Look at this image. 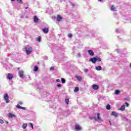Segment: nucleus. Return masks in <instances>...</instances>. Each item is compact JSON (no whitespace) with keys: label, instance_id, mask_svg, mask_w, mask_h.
I'll return each instance as SVG.
<instances>
[{"label":"nucleus","instance_id":"1","mask_svg":"<svg viewBox=\"0 0 131 131\" xmlns=\"http://www.w3.org/2000/svg\"><path fill=\"white\" fill-rule=\"evenodd\" d=\"M25 50L27 55H30L32 53V48L30 46L25 47Z\"/></svg>","mask_w":131,"mask_h":131},{"label":"nucleus","instance_id":"2","mask_svg":"<svg viewBox=\"0 0 131 131\" xmlns=\"http://www.w3.org/2000/svg\"><path fill=\"white\" fill-rule=\"evenodd\" d=\"M23 104V102L22 101H20L18 102V104L16 105V108H18V109H23V110H25L26 108L25 107H22L20 106V105H22Z\"/></svg>","mask_w":131,"mask_h":131},{"label":"nucleus","instance_id":"3","mask_svg":"<svg viewBox=\"0 0 131 131\" xmlns=\"http://www.w3.org/2000/svg\"><path fill=\"white\" fill-rule=\"evenodd\" d=\"M4 99L6 101V103H10V100H9V95L8 94H6L4 96Z\"/></svg>","mask_w":131,"mask_h":131},{"label":"nucleus","instance_id":"4","mask_svg":"<svg viewBox=\"0 0 131 131\" xmlns=\"http://www.w3.org/2000/svg\"><path fill=\"white\" fill-rule=\"evenodd\" d=\"M7 79H9V80H11V79H13V75H12L10 73H8L7 76Z\"/></svg>","mask_w":131,"mask_h":131},{"label":"nucleus","instance_id":"5","mask_svg":"<svg viewBox=\"0 0 131 131\" xmlns=\"http://www.w3.org/2000/svg\"><path fill=\"white\" fill-rule=\"evenodd\" d=\"M99 85L96 84H93L92 85V88L93 90H95V91H97V90H99Z\"/></svg>","mask_w":131,"mask_h":131},{"label":"nucleus","instance_id":"6","mask_svg":"<svg viewBox=\"0 0 131 131\" xmlns=\"http://www.w3.org/2000/svg\"><path fill=\"white\" fill-rule=\"evenodd\" d=\"M62 19L63 18H62V16H61V15H60L59 14L57 15V21H58V22H60V21H62Z\"/></svg>","mask_w":131,"mask_h":131},{"label":"nucleus","instance_id":"7","mask_svg":"<svg viewBox=\"0 0 131 131\" xmlns=\"http://www.w3.org/2000/svg\"><path fill=\"white\" fill-rule=\"evenodd\" d=\"M89 61H90V62H92V63H93V64H95V63H96V62H97L96 59V57H93V58H91V59L89 60Z\"/></svg>","mask_w":131,"mask_h":131},{"label":"nucleus","instance_id":"8","mask_svg":"<svg viewBox=\"0 0 131 131\" xmlns=\"http://www.w3.org/2000/svg\"><path fill=\"white\" fill-rule=\"evenodd\" d=\"M121 111H124L125 110V104H123L121 107L119 108Z\"/></svg>","mask_w":131,"mask_h":131},{"label":"nucleus","instance_id":"9","mask_svg":"<svg viewBox=\"0 0 131 131\" xmlns=\"http://www.w3.org/2000/svg\"><path fill=\"white\" fill-rule=\"evenodd\" d=\"M38 20H39V19L38 18V17H37V16H34V22L35 23H38Z\"/></svg>","mask_w":131,"mask_h":131},{"label":"nucleus","instance_id":"10","mask_svg":"<svg viewBox=\"0 0 131 131\" xmlns=\"http://www.w3.org/2000/svg\"><path fill=\"white\" fill-rule=\"evenodd\" d=\"M88 53L89 55H90V56H94V55H95V54L94 53V51H93V50H88Z\"/></svg>","mask_w":131,"mask_h":131},{"label":"nucleus","instance_id":"11","mask_svg":"<svg viewBox=\"0 0 131 131\" xmlns=\"http://www.w3.org/2000/svg\"><path fill=\"white\" fill-rule=\"evenodd\" d=\"M19 77H23V75H24V74L23 73V71H20L18 73Z\"/></svg>","mask_w":131,"mask_h":131},{"label":"nucleus","instance_id":"12","mask_svg":"<svg viewBox=\"0 0 131 131\" xmlns=\"http://www.w3.org/2000/svg\"><path fill=\"white\" fill-rule=\"evenodd\" d=\"M75 77L79 81H81V80L82 79V78H81V76H75Z\"/></svg>","mask_w":131,"mask_h":131},{"label":"nucleus","instance_id":"13","mask_svg":"<svg viewBox=\"0 0 131 131\" xmlns=\"http://www.w3.org/2000/svg\"><path fill=\"white\" fill-rule=\"evenodd\" d=\"M95 69H96L97 71H100V70H102V67L101 66H97L95 68Z\"/></svg>","mask_w":131,"mask_h":131},{"label":"nucleus","instance_id":"14","mask_svg":"<svg viewBox=\"0 0 131 131\" xmlns=\"http://www.w3.org/2000/svg\"><path fill=\"white\" fill-rule=\"evenodd\" d=\"M75 129L76 130H81V127L80 126L77 125L75 126Z\"/></svg>","mask_w":131,"mask_h":131},{"label":"nucleus","instance_id":"15","mask_svg":"<svg viewBox=\"0 0 131 131\" xmlns=\"http://www.w3.org/2000/svg\"><path fill=\"white\" fill-rule=\"evenodd\" d=\"M42 31L44 32V33H48V32H49V29L45 28L42 30Z\"/></svg>","mask_w":131,"mask_h":131},{"label":"nucleus","instance_id":"16","mask_svg":"<svg viewBox=\"0 0 131 131\" xmlns=\"http://www.w3.org/2000/svg\"><path fill=\"white\" fill-rule=\"evenodd\" d=\"M37 41H38L39 42H40L41 41V37L40 36H38L36 38Z\"/></svg>","mask_w":131,"mask_h":131},{"label":"nucleus","instance_id":"17","mask_svg":"<svg viewBox=\"0 0 131 131\" xmlns=\"http://www.w3.org/2000/svg\"><path fill=\"white\" fill-rule=\"evenodd\" d=\"M120 93H121V92L119 90H116L115 91V95H119V94H120Z\"/></svg>","mask_w":131,"mask_h":131},{"label":"nucleus","instance_id":"18","mask_svg":"<svg viewBox=\"0 0 131 131\" xmlns=\"http://www.w3.org/2000/svg\"><path fill=\"white\" fill-rule=\"evenodd\" d=\"M14 116H15V115L14 114H11V113H9L8 114V117H9V118H12L14 117Z\"/></svg>","mask_w":131,"mask_h":131},{"label":"nucleus","instance_id":"19","mask_svg":"<svg viewBox=\"0 0 131 131\" xmlns=\"http://www.w3.org/2000/svg\"><path fill=\"white\" fill-rule=\"evenodd\" d=\"M106 109L107 110H110L111 109V106H110V104H107L106 106Z\"/></svg>","mask_w":131,"mask_h":131},{"label":"nucleus","instance_id":"20","mask_svg":"<svg viewBox=\"0 0 131 131\" xmlns=\"http://www.w3.org/2000/svg\"><path fill=\"white\" fill-rule=\"evenodd\" d=\"M100 113H97V120H102V119H101V117H100Z\"/></svg>","mask_w":131,"mask_h":131},{"label":"nucleus","instance_id":"21","mask_svg":"<svg viewBox=\"0 0 131 131\" xmlns=\"http://www.w3.org/2000/svg\"><path fill=\"white\" fill-rule=\"evenodd\" d=\"M65 102L67 105H69V98H66Z\"/></svg>","mask_w":131,"mask_h":131},{"label":"nucleus","instance_id":"22","mask_svg":"<svg viewBox=\"0 0 131 131\" xmlns=\"http://www.w3.org/2000/svg\"><path fill=\"white\" fill-rule=\"evenodd\" d=\"M111 11H115V7H114V5L111 7Z\"/></svg>","mask_w":131,"mask_h":131},{"label":"nucleus","instance_id":"23","mask_svg":"<svg viewBox=\"0 0 131 131\" xmlns=\"http://www.w3.org/2000/svg\"><path fill=\"white\" fill-rule=\"evenodd\" d=\"M79 91V88H78V87L75 88L74 92H75V93L78 92Z\"/></svg>","mask_w":131,"mask_h":131},{"label":"nucleus","instance_id":"24","mask_svg":"<svg viewBox=\"0 0 131 131\" xmlns=\"http://www.w3.org/2000/svg\"><path fill=\"white\" fill-rule=\"evenodd\" d=\"M26 127H27V124H26V123H24V124H23V128H24V129H25V128H26Z\"/></svg>","mask_w":131,"mask_h":131},{"label":"nucleus","instance_id":"25","mask_svg":"<svg viewBox=\"0 0 131 131\" xmlns=\"http://www.w3.org/2000/svg\"><path fill=\"white\" fill-rule=\"evenodd\" d=\"M38 70V67L37 66H35L34 68V71L36 72Z\"/></svg>","mask_w":131,"mask_h":131},{"label":"nucleus","instance_id":"26","mask_svg":"<svg viewBox=\"0 0 131 131\" xmlns=\"http://www.w3.org/2000/svg\"><path fill=\"white\" fill-rule=\"evenodd\" d=\"M61 81L62 82V83H65V82H66V80L64 78H61Z\"/></svg>","mask_w":131,"mask_h":131},{"label":"nucleus","instance_id":"27","mask_svg":"<svg viewBox=\"0 0 131 131\" xmlns=\"http://www.w3.org/2000/svg\"><path fill=\"white\" fill-rule=\"evenodd\" d=\"M96 62H97V61H98L99 62H100V61H101V59L100 57H96Z\"/></svg>","mask_w":131,"mask_h":131},{"label":"nucleus","instance_id":"28","mask_svg":"<svg viewBox=\"0 0 131 131\" xmlns=\"http://www.w3.org/2000/svg\"><path fill=\"white\" fill-rule=\"evenodd\" d=\"M117 53H121V50L120 49H117L116 50Z\"/></svg>","mask_w":131,"mask_h":131},{"label":"nucleus","instance_id":"29","mask_svg":"<svg viewBox=\"0 0 131 131\" xmlns=\"http://www.w3.org/2000/svg\"><path fill=\"white\" fill-rule=\"evenodd\" d=\"M111 115L113 116H115V112H112Z\"/></svg>","mask_w":131,"mask_h":131},{"label":"nucleus","instance_id":"30","mask_svg":"<svg viewBox=\"0 0 131 131\" xmlns=\"http://www.w3.org/2000/svg\"><path fill=\"white\" fill-rule=\"evenodd\" d=\"M73 35L72 34L70 33L68 34V37H72Z\"/></svg>","mask_w":131,"mask_h":131},{"label":"nucleus","instance_id":"31","mask_svg":"<svg viewBox=\"0 0 131 131\" xmlns=\"http://www.w3.org/2000/svg\"><path fill=\"white\" fill-rule=\"evenodd\" d=\"M0 123H1V124H4V120L0 119Z\"/></svg>","mask_w":131,"mask_h":131},{"label":"nucleus","instance_id":"32","mask_svg":"<svg viewBox=\"0 0 131 131\" xmlns=\"http://www.w3.org/2000/svg\"><path fill=\"white\" fill-rule=\"evenodd\" d=\"M50 70H55V68L54 67H51L50 68Z\"/></svg>","mask_w":131,"mask_h":131},{"label":"nucleus","instance_id":"33","mask_svg":"<svg viewBox=\"0 0 131 131\" xmlns=\"http://www.w3.org/2000/svg\"><path fill=\"white\" fill-rule=\"evenodd\" d=\"M17 2H18V3H19V4H21V3H22V0H16Z\"/></svg>","mask_w":131,"mask_h":131},{"label":"nucleus","instance_id":"34","mask_svg":"<svg viewBox=\"0 0 131 131\" xmlns=\"http://www.w3.org/2000/svg\"><path fill=\"white\" fill-rule=\"evenodd\" d=\"M57 86H58V88H61L62 86V85H61V84H59L57 85Z\"/></svg>","mask_w":131,"mask_h":131},{"label":"nucleus","instance_id":"35","mask_svg":"<svg viewBox=\"0 0 131 131\" xmlns=\"http://www.w3.org/2000/svg\"><path fill=\"white\" fill-rule=\"evenodd\" d=\"M30 125L31 126V127H32V128H33V124H32V123H30Z\"/></svg>","mask_w":131,"mask_h":131},{"label":"nucleus","instance_id":"36","mask_svg":"<svg viewBox=\"0 0 131 131\" xmlns=\"http://www.w3.org/2000/svg\"><path fill=\"white\" fill-rule=\"evenodd\" d=\"M125 104L126 107H128V106H129V104H128V103H127V102H125Z\"/></svg>","mask_w":131,"mask_h":131},{"label":"nucleus","instance_id":"37","mask_svg":"<svg viewBox=\"0 0 131 131\" xmlns=\"http://www.w3.org/2000/svg\"><path fill=\"white\" fill-rule=\"evenodd\" d=\"M56 82H60V79H57L56 80Z\"/></svg>","mask_w":131,"mask_h":131},{"label":"nucleus","instance_id":"38","mask_svg":"<svg viewBox=\"0 0 131 131\" xmlns=\"http://www.w3.org/2000/svg\"><path fill=\"white\" fill-rule=\"evenodd\" d=\"M115 117H118V114L117 113H115Z\"/></svg>","mask_w":131,"mask_h":131},{"label":"nucleus","instance_id":"39","mask_svg":"<svg viewBox=\"0 0 131 131\" xmlns=\"http://www.w3.org/2000/svg\"><path fill=\"white\" fill-rule=\"evenodd\" d=\"M84 71L85 73H86L89 71V70L88 69H85V70H84Z\"/></svg>","mask_w":131,"mask_h":131},{"label":"nucleus","instance_id":"40","mask_svg":"<svg viewBox=\"0 0 131 131\" xmlns=\"http://www.w3.org/2000/svg\"><path fill=\"white\" fill-rule=\"evenodd\" d=\"M77 56H78V57L81 56V55H80V53H77Z\"/></svg>","mask_w":131,"mask_h":131},{"label":"nucleus","instance_id":"41","mask_svg":"<svg viewBox=\"0 0 131 131\" xmlns=\"http://www.w3.org/2000/svg\"><path fill=\"white\" fill-rule=\"evenodd\" d=\"M98 2H103V0H98Z\"/></svg>","mask_w":131,"mask_h":131},{"label":"nucleus","instance_id":"42","mask_svg":"<svg viewBox=\"0 0 131 131\" xmlns=\"http://www.w3.org/2000/svg\"><path fill=\"white\" fill-rule=\"evenodd\" d=\"M25 9H28V7H25Z\"/></svg>","mask_w":131,"mask_h":131},{"label":"nucleus","instance_id":"43","mask_svg":"<svg viewBox=\"0 0 131 131\" xmlns=\"http://www.w3.org/2000/svg\"><path fill=\"white\" fill-rule=\"evenodd\" d=\"M15 0H11V2H15Z\"/></svg>","mask_w":131,"mask_h":131},{"label":"nucleus","instance_id":"44","mask_svg":"<svg viewBox=\"0 0 131 131\" xmlns=\"http://www.w3.org/2000/svg\"><path fill=\"white\" fill-rule=\"evenodd\" d=\"M116 31H118V29H116Z\"/></svg>","mask_w":131,"mask_h":131},{"label":"nucleus","instance_id":"45","mask_svg":"<svg viewBox=\"0 0 131 131\" xmlns=\"http://www.w3.org/2000/svg\"><path fill=\"white\" fill-rule=\"evenodd\" d=\"M17 69H18V70H19L20 69V68H18Z\"/></svg>","mask_w":131,"mask_h":131},{"label":"nucleus","instance_id":"46","mask_svg":"<svg viewBox=\"0 0 131 131\" xmlns=\"http://www.w3.org/2000/svg\"><path fill=\"white\" fill-rule=\"evenodd\" d=\"M130 67L131 68V63H130Z\"/></svg>","mask_w":131,"mask_h":131}]
</instances>
